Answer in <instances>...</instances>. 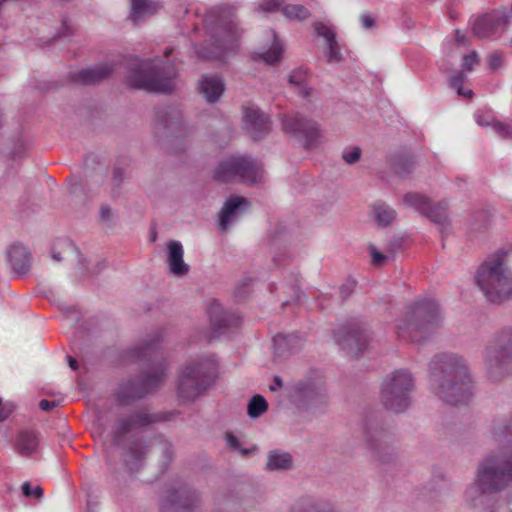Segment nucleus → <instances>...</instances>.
I'll use <instances>...</instances> for the list:
<instances>
[{"instance_id": "obj_1", "label": "nucleus", "mask_w": 512, "mask_h": 512, "mask_svg": "<svg viewBox=\"0 0 512 512\" xmlns=\"http://www.w3.org/2000/svg\"><path fill=\"white\" fill-rule=\"evenodd\" d=\"M490 433L502 448L478 462L474 479L466 488V499L473 507L495 512L503 508H495L499 492L512 484V412L496 415Z\"/></svg>"}, {"instance_id": "obj_2", "label": "nucleus", "mask_w": 512, "mask_h": 512, "mask_svg": "<svg viewBox=\"0 0 512 512\" xmlns=\"http://www.w3.org/2000/svg\"><path fill=\"white\" fill-rule=\"evenodd\" d=\"M429 388L440 400L467 404L473 396V383L467 360L456 353L435 354L429 362Z\"/></svg>"}, {"instance_id": "obj_3", "label": "nucleus", "mask_w": 512, "mask_h": 512, "mask_svg": "<svg viewBox=\"0 0 512 512\" xmlns=\"http://www.w3.org/2000/svg\"><path fill=\"white\" fill-rule=\"evenodd\" d=\"M161 342L160 332H155L147 340L130 350L132 358L151 363L149 369L136 378L120 384L115 397L120 406H129L146 395L156 391L163 383L168 365L158 349Z\"/></svg>"}, {"instance_id": "obj_4", "label": "nucleus", "mask_w": 512, "mask_h": 512, "mask_svg": "<svg viewBox=\"0 0 512 512\" xmlns=\"http://www.w3.org/2000/svg\"><path fill=\"white\" fill-rule=\"evenodd\" d=\"M125 67V84L130 89L164 94L174 89L177 68L171 61L129 56L125 60Z\"/></svg>"}, {"instance_id": "obj_5", "label": "nucleus", "mask_w": 512, "mask_h": 512, "mask_svg": "<svg viewBox=\"0 0 512 512\" xmlns=\"http://www.w3.org/2000/svg\"><path fill=\"white\" fill-rule=\"evenodd\" d=\"M443 315L432 298L416 300L407 307L405 316L396 325L397 337L405 342L423 343L441 327Z\"/></svg>"}, {"instance_id": "obj_6", "label": "nucleus", "mask_w": 512, "mask_h": 512, "mask_svg": "<svg viewBox=\"0 0 512 512\" xmlns=\"http://www.w3.org/2000/svg\"><path fill=\"white\" fill-rule=\"evenodd\" d=\"M204 26L209 40L195 45V53L201 59L219 58L237 37H239L235 8L221 5L212 8L204 17Z\"/></svg>"}, {"instance_id": "obj_7", "label": "nucleus", "mask_w": 512, "mask_h": 512, "mask_svg": "<svg viewBox=\"0 0 512 512\" xmlns=\"http://www.w3.org/2000/svg\"><path fill=\"white\" fill-rule=\"evenodd\" d=\"M217 363L212 356L187 361L178 374L177 395L182 402H194L215 382Z\"/></svg>"}, {"instance_id": "obj_8", "label": "nucleus", "mask_w": 512, "mask_h": 512, "mask_svg": "<svg viewBox=\"0 0 512 512\" xmlns=\"http://www.w3.org/2000/svg\"><path fill=\"white\" fill-rule=\"evenodd\" d=\"M474 278L489 302L501 304L512 297V270L506 265L504 258L484 261Z\"/></svg>"}, {"instance_id": "obj_9", "label": "nucleus", "mask_w": 512, "mask_h": 512, "mask_svg": "<svg viewBox=\"0 0 512 512\" xmlns=\"http://www.w3.org/2000/svg\"><path fill=\"white\" fill-rule=\"evenodd\" d=\"M287 396L301 415L315 417L328 405L326 384L318 373L293 382L287 388Z\"/></svg>"}, {"instance_id": "obj_10", "label": "nucleus", "mask_w": 512, "mask_h": 512, "mask_svg": "<svg viewBox=\"0 0 512 512\" xmlns=\"http://www.w3.org/2000/svg\"><path fill=\"white\" fill-rule=\"evenodd\" d=\"M365 448L373 460L390 463L395 457V434L392 426L379 415H369L363 425Z\"/></svg>"}, {"instance_id": "obj_11", "label": "nucleus", "mask_w": 512, "mask_h": 512, "mask_svg": "<svg viewBox=\"0 0 512 512\" xmlns=\"http://www.w3.org/2000/svg\"><path fill=\"white\" fill-rule=\"evenodd\" d=\"M415 387V377L408 369H396L382 381L381 402L386 409L402 413L410 407Z\"/></svg>"}, {"instance_id": "obj_12", "label": "nucleus", "mask_w": 512, "mask_h": 512, "mask_svg": "<svg viewBox=\"0 0 512 512\" xmlns=\"http://www.w3.org/2000/svg\"><path fill=\"white\" fill-rule=\"evenodd\" d=\"M485 366L495 380L512 371V326L501 329L494 342L486 348Z\"/></svg>"}, {"instance_id": "obj_13", "label": "nucleus", "mask_w": 512, "mask_h": 512, "mask_svg": "<svg viewBox=\"0 0 512 512\" xmlns=\"http://www.w3.org/2000/svg\"><path fill=\"white\" fill-rule=\"evenodd\" d=\"M403 203L405 206L413 208L437 225L438 230L443 237L451 233L452 227L448 216L447 202L440 201L433 203L430 198L423 194L409 192L403 196Z\"/></svg>"}, {"instance_id": "obj_14", "label": "nucleus", "mask_w": 512, "mask_h": 512, "mask_svg": "<svg viewBox=\"0 0 512 512\" xmlns=\"http://www.w3.org/2000/svg\"><path fill=\"white\" fill-rule=\"evenodd\" d=\"M159 414L150 413L146 408L133 409L116 414L111 429V440L113 445L120 446L125 436L130 432L144 429L151 424L163 421Z\"/></svg>"}, {"instance_id": "obj_15", "label": "nucleus", "mask_w": 512, "mask_h": 512, "mask_svg": "<svg viewBox=\"0 0 512 512\" xmlns=\"http://www.w3.org/2000/svg\"><path fill=\"white\" fill-rule=\"evenodd\" d=\"M334 337L347 355L356 357L367 348L370 333L365 323L350 320L334 331Z\"/></svg>"}, {"instance_id": "obj_16", "label": "nucleus", "mask_w": 512, "mask_h": 512, "mask_svg": "<svg viewBox=\"0 0 512 512\" xmlns=\"http://www.w3.org/2000/svg\"><path fill=\"white\" fill-rule=\"evenodd\" d=\"M199 495L188 485L173 486L167 490L160 506L161 512H196Z\"/></svg>"}, {"instance_id": "obj_17", "label": "nucleus", "mask_w": 512, "mask_h": 512, "mask_svg": "<svg viewBox=\"0 0 512 512\" xmlns=\"http://www.w3.org/2000/svg\"><path fill=\"white\" fill-rule=\"evenodd\" d=\"M512 20L511 8L501 7L475 19L472 30L478 38H489L497 32H504Z\"/></svg>"}, {"instance_id": "obj_18", "label": "nucleus", "mask_w": 512, "mask_h": 512, "mask_svg": "<svg viewBox=\"0 0 512 512\" xmlns=\"http://www.w3.org/2000/svg\"><path fill=\"white\" fill-rule=\"evenodd\" d=\"M282 127L286 133L304 140V148L310 150L317 146L320 137L319 125L308 118L295 114L292 116H284L282 119Z\"/></svg>"}, {"instance_id": "obj_19", "label": "nucleus", "mask_w": 512, "mask_h": 512, "mask_svg": "<svg viewBox=\"0 0 512 512\" xmlns=\"http://www.w3.org/2000/svg\"><path fill=\"white\" fill-rule=\"evenodd\" d=\"M208 316L214 336H220L238 328L242 321L237 314L225 311L216 300L211 301L208 308Z\"/></svg>"}, {"instance_id": "obj_20", "label": "nucleus", "mask_w": 512, "mask_h": 512, "mask_svg": "<svg viewBox=\"0 0 512 512\" xmlns=\"http://www.w3.org/2000/svg\"><path fill=\"white\" fill-rule=\"evenodd\" d=\"M244 124L247 133L254 141L265 138L271 131V120L269 116L259 108H245Z\"/></svg>"}, {"instance_id": "obj_21", "label": "nucleus", "mask_w": 512, "mask_h": 512, "mask_svg": "<svg viewBox=\"0 0 512 512\" xmlns=\"http://www.w3.org/2000/svg\"><path fill=\"white\" fill-rule=\"evenodd\" d=\"M113 71L114 66L112 64H99L85 69L70 72L69 78L74 83L91 85L104 81L105 79L110 77Z\"/></svg>"}, {"instance_id": "obj_22", "label": "nucleus", "mask_w": 512, "mask_h": 512, "mask_svg": "<svg viewBox=\"0 0 512 512\" xmlns=\"http://www.w3.org/2000/svg\"><path fill=\"white\" fill-rule=\"evenodd\" d=\"M249 201L242 196H233L228 199L219 213V228L225 231L248 208Z\"/></svg>"}, {"instance_id": "obj_23", "label": "nucleus", "mask_w": 512, "mask_h": 512, "mask_svg": "<svg viewBox=\"0 0 512 512\" xmlns=\"http://www.w3.org/2000/svg\"><path fill=\"white\" fill-rule=\"evenodd\" d=\"M148 453V445L143 438H135L129 442L123 452V461L131 472L138 471L144 464Z\"/></svg>"}, {"instance_id": "obj_24", "label": "nucleus", "mask_w": 512, "mask_h": 512, "mask_svg": "<svg viewBox=\"0 0 512 512\" xmlns=\"http://www.w3.org/2000/svg\"><path fill=\"white\" fill-rule=\"evenodd\" d=\"M240 166L238 168V180L247 183H258L262 178V167L254 158L247 155H239Z\"/></svg>"}, {"instance_id": "obj_25", "label": "nucleus", "mask_w": 512, "mask_h": 512, "mask_svg": "<svg viewBox=\"0 0 512 512\" xmlns=\"http://www.w3.org/2000/svg\"><path fill=\"white\" fill-rule=\"evenodd\" d=\"M302 342V337L297 333H279L273 338L274 355L278 358H285L298 350Z\"/></svg>"}, {"instance_id": "obj_26", "label": "nucleus", "mask_w": 512, "mask_h": 512, "mask_svg": "<svg viewBox=\"0 0 512 512\" xmlns=\"http://www.w3.org/2000/svg\"><path fill=\"white\" fill-rule=\"evenodd\" d=\"M198 90L207 102L214 103L223 94L225 85L217 76L204 75L199 82Z\"/></svg>"}, {"instance_id": "obj_27", "label": "nucleus", "mask_w": 512, "mask_h": 512, "mask_svg": "<svg viewBox=\"0 0 512 512\" xmlns=\"http://www.w3.org/2000/svg\"><path fill=\"white\" fill-rule=\"evenodd\" d=\"M157 127L164 131L173 132L179 129L182 124V116L179 110L171 107L159 108L156 111Z\"/></svg>"}, {"instance_id": "obj_28", "label": "nucleus", "mask_w": 512, "mask_h": 512, "mask_svg": "<svg viewBox=\"0 0 512 512\" xmlns=\"http://www.w3.org/2000/svg\"><path fill=\"white\" fill-rule=\"evenodd\" d=\"M391 169L401 178L409 177L415 168V158L409 152H399L389 159Z\"/></svg>"}, {"instance_id": "obj_29", "label": "nucleus", "mask_w": 512, "mask_h": 512, "mask_svg": "<svg viewBox=\"0 0 512 512\" xmlns=\"http://www.w3.org/2000/svg\"><path fill=\"white\" fill-rule=\"evenodd\" d=\"M293 464V457L289 452L274 449L267 454L265 469L267 471H287L293 468Z\"/></svg>"}, {"instance_id": "obj_30", "label": "nucleus", "mask_w": 512, "mask_h": 512, "mask_svg": "<svg viewBox=\"0 0 512 512\" xmlns=\"http://www.w3.org/2000/svg\"><path fill=\"white\" fill-rule=\"evenodd\" d=\"M239 155L231 156L219 163L215 170L214 178L220 182L238 180Z\"/></svg>"}, {"instance_id": "obj_31", "label": "nucleus", "mask_w": 512, "mask_h": 512, "mask_svg": "<svg viewBox=\"0 0 512 512\" xmlns=\"http://www.w3.org/2000/svg\"><path fill=\"white\" fill-rule=\"evenodd\" d=\"M39 447V436L35 431H21L16 439V450L22 456H31Z\"/></svg>"}, {"instance_id": "obj_32", "label": "nucleus", "mask_w": 512, "mask_h": 512, "mask_svg": "<svg viewBox=\"0 0 512 512\" xmlns=\"http://www.w3.org/2000/svg\"><path fill=\"white\" fill-rule=\"evenodd\" d=\"M157 8L151 0H131L130 19L136 25L144 17L153 15Z\"/></svg>"}, {"instance_id": "obj_33", "label": "nucleus", "mask_w": 512, "mask_h": 512, "mask_svg": "<svg viewBox=\"0 0 512 512\" xmlns=\"http://www.w3.org/2000/svg\"><path fill=\"white\" fill-rule=\"evenodd\" d=\"M105 267V261L100 258H78L76 276H88L100 273Z\"/></svg>"}, {"instance_id": "obj_34", "label": "nucleus", "mask_w": 512, "mask_h": 512, "mask_svg": "<svg viewBox=\"0 0 512 512\" xmlns=\"http://www.w3.org/2000/svg\"><path fill=\"white\" fill-rule=\"evenodd\" d=\"M374 220L380 227H387L396 218V211L384 202L378 201L373 204Z\"/></svg>"}, {"instance_id": "obj_35", "label": "nucleus", "mask_w": 512, "mask_h": 512, "mask_svg": "<svg viewBox=\"0 0 512 512\" xmlns=\"http://www.w3.org/2000/svg\"><path fill=\"white\" fill-rule=\"evenodd\" d=\"M271 247L275 249H286L291 244V234L284 225H277L273 230L270 239Z\"/></svg>"}, {"instance_id": "obj_36", "label": "nucleus", "mask_w": 512, "mask_h": 512, "mask_svg": "<svg viewBox=\"0 0 512 512\" xmlns=\"http://www.w3.org/2000/svg\"><path fill=\"white\" fill-rule=\"evenodd\" d=\"M33 258H5L6 265L11 269V272L18 276H25L32 268Z\"/></svg>"}, {"instance_id": "obj_37", "label": "nucleus", "mask_w": 512, "mask_h": 512, "mask_svg": "<svg viewBox=\"0 0 512 512\" xmlns=\"http://www.w3.org/2000/svg\"><path fill=\"white\" fill-rule=\"evenodd\" d=\"M272 37L273 43L271 47L259 55V57L267 64H275L279 62L283 53L282 44L277 39L275 31H272Z\"/></svg>"}, {"instance_id": "obj_38", "label": "nucleus", "mask_w": 512, "mask_h": 512, "mask_svg": "<svg viewBox=\"0 0 512 512\" xmlns=\"http://www.w3.org/2000/svg\"><path fill=\"white\" fill-rule=\"evenodd\" d=\"M283 15L290 20L304 21L311 16L309 10L299 4H287L282 7Z\"/></svg>"}, {"instance_id": "obj_39", "label": "nucleus", "mask_w": 512, "mask_h": 512, "mask_svg": "<svg viewBox=\"0 0 512 512\" xmlns=\"http://www.w3.org/2000/svg\"><path fill=\"white\" fill-rule=\"evenodd\" d=\"M268 408V403L265 398L259 394L254 395L248 405L247 413L251 418L260 417Z\"/></svg>"}, {"instance_id": "obj_40", "label": "nucleus", "mask_w": 512, "mask_h": 512, "mask_svg": "<svg viewBox=\"0 0 512 512\" xmlns=\"http://www.w3.org/2000/svg\"><path fill=\"white\" fill-rule=\"evenodd\" d=\"M80 251L77 246L70 239H59L53 246V257L61 256V254H79Z\"/></svg>"}, {"instance_id": "obj_41", "label": "nucleus", "mask_w": 512, "mask_h": 512, "mask_svg": "<svg viewBox=\"0 0 512 512\" xmlns=\"http://www.w3.org/2000/svg\"><path fill=\"white\" fill-rule=\"evenodd\" d=\"M299 282H300L299 276L296 274H292L289 284L287 285L288 289H289V291L287 293L290 296V300H285L282 303V306L288 305V303L290 301H295V302L301 301L303 292L300 290Z\"/></svg>"}, {"instance_id": "obj_42", "label": "nucleus", "mask_w": 512, "mask_h": 512, "mask_svg": "<svg viewBox=\"0 0 512 512\" xmlns=\"http://www.w3.org/2000/svg\"><path fill=\"white\" fill-rule=\"evenodd\" d=\"M225 439L227 446L230 449L239 452L243 457H249L255 451V448H243L240 440L230 432L225 434Z\"/></svg>"}, {"instance_id": "obj_43", "label": "nucleus", "mask_w": 512, "mask_h": 512, "mask_svg": "<svg viewBox=\"0 0 512 512\" xmlns=\"http://www.w3.org/2000/svg\"><path fill=\"white\" fill-rule=\"evenodd\" d=\"M169 272L177 277L186 275L189 271V265L186 264L184 258H167Z\"/></svg>"}, {"instance_id": "obj_44", "label": "nucleus", "mask_w": 512, "mask_h": 512, "mask_svg": "<svg viewBox=\"0 0 512 512\" xmlns=\"http://www.w3.org/2000/svg\"><path fill=\"white\" fill-rule=\"evenodd\" d=\"M125 180V170L122 167L115 166L112 172V191L111 196L117 198L119 196V189Z\"/></svg>"}, {"instance_id": "obj_45", "label": "nucleus", "mask_w": 512, "mask_h": 512, "mask_svg": "<svg viewBox=\"0 0 512 512\" xmlns=\"http://www.w3.org/2000/svg\"><path fill=\"white\" fill-rule=\"evenodd\" d=\"M362 155V149L359 146H349L343 149L342 159L348 165L356 164Z\"/></svg>"}, {"instance_id": "obj_46", "label": "nucleus", "mask_w": 512, "mask_h": 512, "mask_svg": "<svg viewBox=\"0 0 512 512\" xmlns=\"http://www.w3.org/2000/svg\"><path fill=\"white\" fill-rule=\"evenodd\" d=\"M465 79H466V75L463 72H457L456 74H454L450 77L449 84H450L451 88L456 89L458 95H464L467 97H471L473 92L471 90H468L467 92H465L462 87V84Z\"/></svg>"}, {"instance_id": "obj_47", "label": "nucleus", "mask_w": 512, "mask_h": 512, "mask_svg": "<svg viewBox=\"0 0 512 512\" xmlns=\"http://www.w3.org/2000/svg\"><path fill=\"white\" fill-rule=\"evenodd\" d=\"M328 51L326 54L329 63H338L342 60L339 44L336 38L327 43Z\"/></svg>"}, {"instance_id": "obj_48", "label": "nucleus", "mask_w": 512, "mask_h": 512, "mask_svg": "<svg viewBox=\"0 0 512 512\" xmlns=\"http://www.w3.org/2000/svg\"><path fill=\"white\" fill-rule=\"evenodd\" d=\"M158 444L162 456L163 466L167 467L173 458V446L169 441L164 439L159 440Z\"/></svg>"}, {"instance_id": "obj_49", "label": "nucleus", "mask_w": 512, "mask_h": 512, "mask_svg": "<svg viewBox=\"0 0 512 512\" xmlns=\"http://www.w3.org/2000/svg\"><path fill=\"white\" fill-rule=\"evenodd\" d=\"M314 29L318 36L323 37L326 40V43L336 38V33L333 29L322 22H316L314 24Z\"/></svg>"}, {"instance_id": "obj_50", "label": "nucleus", "mask_w": 512, "mask_h": 512, "mask_svg": "<svg viewBox=\"0 0 512 512\" xmlns=\"http://www.w3.org/2000/svg\"><path fill=\"white\" fill-rule=\"evenodd\" d=\"M251 281L252 280L250 278H245L236 286L234 291L236 299L239 301L246 299L251 292Z\"/></svg>"}, {"instance_id": "obj_51", "label": "nucleus", "mask_w": 512, "mask_h": 512, "mask_svg": "<svg viewBox=\"0 0 512 512\" xmlns=\"http://www.w3.org/2000/svg\"><path fill=\"white\" fill-rule=\"evenodd\" d=\"M308 70L300 67L295 69L289 75V83L296 86H303L307 79Z\"/></svg>"}, {"instance_id": "obj_52", "label": "nucleus", "mask_w": 512, "mask_h": 512, "mask_svg": "<svg viewBox=\"0 0 512 512\" xmlns=\"http://www.w3.org/2000/svg\"><path fill=\"white\" fill-rule=\"evenodd\" d=\"M31 251L21 242L11 244L6 252V256H31Z\"/></svg>"}, {"instance_id": "obj_53", "label": "nucleus", "mask_w": 512, "mask_h": 512, "mask_svg": "<svg viewBox=\"0 0 512 512\" xmlns=\"http://www.w3.org/2000/svg\"><path fill=\"white\" fill-rule=\"evenodd\" d=\"M283 3V0H262L258 7L262 12H275L282 7Z\"/></svg>"}, {"instance_id": "obj_54", "label": "nucleus", "mask_w": 512, "mask_h": 512, "mask_svg": "<svg viewBox=\"0 0 512 512\" xmlns=\"http://www.w3.org/2000/svg\"><path fill=\"white\" fill-rule=\"evenodd\" d=\"M22 493L25 497H35L37 499L43 497V489L40 486L32 488L29 482H24L22 484Z\"/></svg>"}, {"instance_id": "obj_55", "label": "nucleus", "mask_w": 512, "mask_h": 512, "mask_svg": "<svg viewBox=\"0 0 512 512\" xmlns=\"http://www.w3.org/2000/svg\"><path fill=\"white\" fill-rule=\"evenodd\" d=\"M491 126L493 130L503 138H509L512 136V128L505 123L494 121Z\"/></svg>"}, {"instance_id": "obj_56", "label": "nucleus", "mask_w": 512, "mask_h": 512, "mask_svg": "<svg viewBox=\"0 0 512 512\" xmlns=\"http://www.w3.org/2000/svg\"><path fill=\"white\" fill-rule=\"evenodd\" d=\"M407 244V240L403 237H395L390 240L388 252L396 254L401 252Z\"/></svg>"}, {"instance_id": "obj_57", "label": "nucleus", "mask_w": 512, "mask_h": 512, "mask_svg": "<svg viewBox=\"0 0 512 512\" xmlns=\"http://www.w3.org/2000/svg\"><path fill=\"white\" fill-rule=\"evenodd\" d=\"M504 54L502 52H494L489 55V67L491 70H498L503 66Z\"/></svg>"}, {"instance_id": "obj_58", "label": "nucleus", "mask_w": 512, "mask_h": 512, "mask_svg": "<svg viewBox=\"0 0 512 512\" xmlns=\"http://www.w3.org/2000/svg\"><path fill=\"white\" fill-rule=\"evenodd\" d=\"M167 250V256H183V247L179 241H169L167 244Z\"/></svg>"}, {"instance_id": "obj_59", "label": "nucleus", "mask_w": 512, "mask_h": 512, "mask_svg": "<svg viewBox=\"0 0 512 512\" xmlns=\"http://www.w3.org/2000/svg\"><path fill=\"white\" fill-rule=\"evenodd\" d=\"M475 220L480 221V224L477 225L476 223H472V229H487L490 221L487 213L485 212H479L477 215H475Z\"/></svg>"}, {"instance_id": "obj_60", "label": "nucleus", "mask_w": 512, "mask_h": 512, "mask_svg": "<svg viewBox=\"0 0 512 512\" xmlns=\"http://www.w3.org/2000/svg\"><path fill=\"white\" fill-rule=\"evenodd\" d=\"M478 61H479L478 55L475 51H473L470 54L464 55L463 67L466 70L471 71L473 69L474 65H476L478 63Z\"/></svg>"}, {"instance_id": "obj_61", "label": "nucleus", "mask_w": 512, "mask_h": 512, "mask_svg": "<svg viewBox=\"0 0 512 512\" xmlns=\"http://www.w3.org/2000/svg\"><path fill=\"white\" fill-rule=\"evenodd\" d=\"M355 286L356 282L354 280H348L346 283L342 284L340 287V294L342 299H346L348 296H350Z\"/></svg>"}, {"instance_id": "obj_62", "label": "nucleus", "mask_w": 512, "mask_h": 512, "mask_svg": "<svg viewBox=\"0 0 512 512\" xmlns=\"http://www.w3.org/2000/svg\"><path fill=\"white\" fill-rule=\"evenodd\" d=\"M72 35L71 28L67 25L66 21L63 22V27L60 32H58L51 40L50 43H55L57 41H60L66 37H69Z\"/></svg>"}, {"instance_id": "obj_63", "label": "nucleus", "mask_w": 512, "mask_h": 512, "mask_svg": "<svg viewBox=\"0 0 512 512\" xmlns=\"http://www.w3.org/2000/svg\"><path fill=\"white\" fill-rule=\"evenodd\" d=\"M25 152H26L25 144L22 141H18L15 144V146H14L12 152H11L12 158L13 159L21 158L25 154Z\"/></svg>"}, {"instance_id": "obj_64", "label": "nucleus", "mask_w": 512, "mask_h": 512, "mask_svg": "<svg viewBox=\"0 0 512 512\" xmlns=\"http://www.w3.org/2000/svg\"><path fill=\"white\" fill-rule=\"evenodd\" d=\"M512 255V243H507L497 249L492 256H510Z\"/></svg>"}]
</instances>
